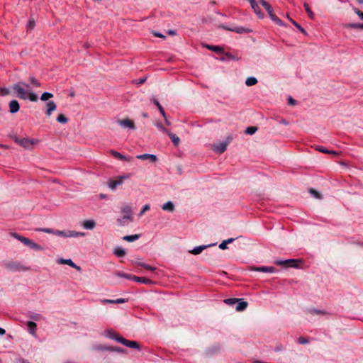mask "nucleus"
<instances>
[{"instance_id": "nucleus-1", "label": "nucleus", "mask_w": 363, "mask_h": 363, "mask_svg": "<svg viewBox=\"0 0 363 363\" xmlns=\"http://www.w3.org/2000/svg\"><path fill=\"white\" fill-rule=\"evenodd\" d=\"M12 89L15 91L16 96L19 99H29L31 101H37L38 96L32 92L30 86L24 82H18L12 85Z\"/></svg>"}, {"instance_id": "nucleus-2", "label": "nucleus", "mask_w": 363, "mask_h": 363, "mask_svg": "<svg viewBox=\"0 0 363 363\" xmlns=\"http://www.w3.org/2000/svg\"><path fill=\"white\" fill-rule=\"evenodd\" d=\"M104 335L106 337L114 340L116 342H118L128 347L138 349V350L140 349V345L138 342L126 340L123 337L121 336L118 333H117L113 330L109 329V330L104 331Z\"/></svg>"}, {"instance_id": "nucleus-3", "label": "nucleus", "mask_w": 363, "mask_h": 363, "mask_svg": "<svg viewBox=\"0 0 363 363\" xmlns=\"http://www.w3.org/2000/svg\"><path fill=\"white\" fill-rule=\"evenodd\" d=\"M123 216L117 219V223L120 226H124L128 222H133V208L129 204H124L121 208Z\"/></svg>"}, {"instance_id": "nucleus-4", "label": "nucleus", "mask_w": 363, "mask_h": 363, "mask_svg": "<svg viewBox=\"0 0 363 363\" xmlns=\"http://www.w3.org/2000/svg\"><path fill=\"white\" fill-rule=\"evenodd\" d=\"M11 236L13 238L17 239L22 243H23L25 245L28 246L31 249H33V250H35L38 251H42L44 250L43 247L41 245H40L39 244H38V243L33 242V240H31L30 239L26 238L24 236H22L16 233H12Z\"/></svg>"}, {"instance_id": "nucleus-5", "label": "nucleus", "mask_w": 363, "mask_h": 363, "mask_svg": "<svg viewBox=\"0 0 363 363\" xmlns=\"http://www.w3.org/2000/svg\"><path fill=\"white\" fill-rule=\"evenodd\" d=\"M55 235L62 237L64 238H77V237H84L86 235V233L84 232H77L75 230H57V232L55 233Z\"/></svg>"}, {"instance_id": "nucleus-6", "label": "nucleus", "mask_w": 363, "mask_h": 363, "mask_svg": "<svg viewBox=\"0 0 363 363\" xmlns=\"http://www.w3.org/2000/svg\"><path fill=\"white\" fill-rule=\"evenodd\" d=\"M14 141L26 149H31L33 145L37 142V140L28 138L19 139L18 138H15Z\"/></svg>"}, {"instance_id": "nucleus-7", "label": "nucleus", "mask_w": 363, "mask_h": 363, "mask_svg": "<svg viewBox=\"0 0 363 363\" xmlns=\"http://www.w3.org/2000/svg\"><path fill=\"white\" fill-rule=\"evenodd\" d=\"M4 267L11 271H21L24 270L25 268L18 262L9 261L4 264Z\"/></svg>"}, {"instance_id": "nucleus-8", "label": "nucleus", "mask_w": 363, "mask_h": 363, "mask_svg": "<svg viewBox=\"0 0 363 363\" xmlns=\"http://www.w3.org/2000/svg\"><path fill=\"white\" fill-rule=\"evenodd\" d=\"M229 144V141H223L221 143L213 144L212 149L214 152L222 154L226 150V148Z\"/></svg>"}, {"instance_id": "nucleus-9", "label": "nucleus", "mask_w": 363, "mask_h": 363, "mask_svg": "<svg viewBox=\"0 0 363 363\" xmlns=\"http://www.w3.org/2000/svg\"><path fill=\"white\" fill-rule=\"evenodd\" d=\"M56 262L59 264H67L71 267L76 269L78 271L81 270L80 267L75 264L71 259L59 258L56 260Z\"/></svg>"}, {"instance_id": "nucleus-10", "label": "nucleus", "mask_w": 363, "mask_h": 363, "mask_svg": "<svg viewBox=\"0 0 363 363\" xmlns=\"http://www.w3.org/2000/svg\"><path fill=\"white\" fill-rule=\"evenodd\" d=\"M249 269L250 271L260 272H265V273H274L276 271V269L273 267H250L249 268Z\"/></svg>"}, {"instance_id": "nucleus-11", "label": "nucleus", "mask_w": 363, "mask_h": 363, "mask_svg": "<svg viewBox=\"0 0 363 363\" xmlns=\"http://www.w3.org/2000/svg\"><path fill=\"white\" fill-rule=\"evenodd\" d=\"M118 123L123 128H129L131 130L135 129V125L134 122L128 118L119 120L118 121Z\"/></svg>"}, {"instance_id": "nucleus-12", "label": "nucleus", "mask_w": 363, "mask_h": 363, "mask_svg": "<svg viewBox=\"0 0 363 363\" xmlns=\"http://www.w3.org/2000/svg\"><path fill=\"white\" fill-rule=\"evenodd\" d=\"M216 245V243H211L209 245L197 246V247H194L193 250H189V253L194 255H199L200 253H201V252L203 250L207 249L208 247L215 246Z\"/></svg>"}, {"instance_id": "nucleus-13", "label": "nucleus", "mask_w": 363, "mask_h": 363, "mask_svg": "<svg viewBox=\"0 0 363 363\" xmlns=\"http://www.w3.org/2000/svg\"><path fill=\"white\" fill-rule=\"evenodd\" d=\"M136 158L141 160H149L150 162L154 163L157 162V157L155 155L152 154H143V155H138L136 156Z\"/></svg>"}, {"instance_id": "nucleus-14", "label": "nucleus", "mask_w": 363, "mask_h": 363, "mask_svg": "<svg viewBox=\"0 0 363 363\" xmlns=\"http://www.w3.org/2000/svg\"><path fill=\"white\" fill-rule=\"evenodd\" d=\"M9 112L11 113H16L19 111L20 106L17 100H11L9 104Z\"/></svg>"}, {"instance_id": "nucleus-15", "label": "nucleus", "mask_w": 363, "mask_h": 363, "mask_svg": "<svg viewBox=\"0 0 363 363\" xmlns=\"http://www.w3.org/2000/svg\"><path fill=\"white\" fill-rule=\"evenodd\" d=\"M297 262V260H296V259H286V260H275V261H274V263H275L277 265H279V266H285V267L291 266V267H296V265H294V264H292L293 263H295V262Z\"/></svg>"}, {"instance_id": "nucleus-16", "label": "nucleus", "mask_w": 363, "mask_h": 363, "mask_svg": "<svg viewBox=\"0 0 363 363\" xmlns=\"http://www.w3.org/2000/svg\"><path fill=\"white\" fill-rule=\"evenodd\" d=\"M28 333L33 336L34 337H37L36 330H37V325L33 321H28L26 323Z\"/></svg>"}, {"instance_id": "nucleus-17", "label": "nucleus", "mask_w": 363, "mask_h": 363, "mask_svg": "<svg viewBox=\"0 0 363 363\" xmlns=\"http://www.w3.org/2000/svg\"><path fill=\"white\" fill-rule=\"evenodd\" d=\"M128 177V176L124 175V176L120 177L118 180H112V181H111L108 183V187L111 189L114 190L116 188L117 186L122 184L123 179H127Z\"/></svg>"}, {"instance_id": "nucleus-18", "label": "nucleus", "mask_w": 363, "mask_h": 363, "mask_svg": "<svg viewBox=\"0 0 363 363\" xmlns=\"http://www.w3.org/2000/svg\"><path fill=\"white\" fill-rule=\"evenodd\" d=\"M259 3L266 9V11H267L270 18H272V16H274L273 9H272L271 5L269 3H267L264 0H260Z\"/></svg>"}, {"instance_id": "nucleus-19", "label": "nucleus", "mask_w": 363, "mask_h": 363, "mask_svg": "<svg viewBox=\"0 0 363 363\" xmlns=\"http://www.w3.org/2000/svg\"><path fill=\"white\" fill-rule=\"evenodd\" d=\"M82 225L86 230H93L96 227V222L94 220H85L82 223Z\"/></svg>"}, {"instance_id": "nucleus-20", "label": "nucleus", "mask_w": 363, "mask_h": 363, "mask_svg": "<svg viewBox=\"0 0 363 363\" xmlns=\"http://www.w3.org/2000/svg\"><path fill=\"white\" fill-rule=\"evenodd\" d=\"M249 1L250 3V4H251V6H252V9L256 13V14L259 18H262L263 17V14L262 13L261 10H260L257 3L255 1V0H249Z\"/></svg>"}, {"instance_id": "nucleus-21", "label": "nucleus", "mask_w": 363, "mask_h": 363, "mask_svg": "<svg viewBox=\"0 0 363 363\" xmlns=\"http://www.w3.org/2000/svg\"><path fill=\"white\" fill-rule=\"evenodd\" d=\"M46 106H47L46 114L48 116H50L52 114V111H54L57 108L55 103L52 101H49L47 104Z\"/></svg>"}, {"instance_id": "nucleus-22", "label": "nucleus", "mask_w": 363, "mask_h": 363, "mask_svg": "<svg viewBox=\"0 0 363 363\" xmlns=\"http://www.w3.org/2000/svg\"><path fill=\"white\" fill-rule=\"evenodd\" d=\"M162 209L169 212H173L175 209L174 204L172 201H167L162 206Z\"/></svg>"}, {"instance_id": "nucleus-23", "label": "nucleus", "mask_w": 363, "mask_h": 363, "mask_svg": "<svg viewBox=\"0 0 363 363\" xmlns=\"http://www.w3.org/2000/svg\"><path fill=\"white\" fill-rule=\"evenodd\" d=\"M133 280H134L137 282H140V283H143V284H152L154 283L152 280H150L149 279H147L145 277H136V276H133Z\"/></svg>"}, {"instance_id": "nucleus-24", "label": "nucleus", "mask_w": 363, "mask_h": 363, "mask_svg": "<svg viewBox=\"0 0 363 363\" xmlns=\"http://www.w3.org/2000/svg\"><path fill=\"white\" fill-rule=\"evenodd\" d=\"M113 254L117 257H124L126 255V252H125V250L124 249H123L121 247H116L114 249Z\"/></svg>"}, {"instance_id": "nucleus-25", "label": "nucleus", "mask_w": 363, "mask_h": 363, "mask_svg": "<svg viewBox=\"0 0 363 363\" xmlns=\"http://www.w3.org/2000/svg\"><path fill=\"white\" fill-rule=\"evenodd\" d=\"M227 30L234 31L238 33H250L251 30L243 27H235L233 28H226Z\"/></svg>"}, {"instance_id": "nucleus-26", "label": "nucleus", "mask_w": 363, "mask_h": 363, "mask_svg": "<svg viewBox=\"0 0 363 363\" xmlns=\"http://www.w3.org/2000/svg\"><path fill=\"white\" fill-rule=\"evenodd\" d=\"M247 307V303L244 301H239L238 305L236 306L237 311H243Z\"/></svg>"}, {"instance_id": "nucleus-27", "label": "nucleus", "mask_w": 363, "mask_h": 363, "mask_svg": "<svg viewBox=\"0 0 363 363\" xmlns=\"http://www.w3.org/2000/svg\"><path fill=\"white\" fill-rule=\"evenodd\" d=\"M104 350H107L108 351L111 352H116L118 353H125L126 351L125 349L119 347H104Z\"/></svg>"}, {"instance_id": "nucleus-28", "label": "nucleus", "mask_w": 363, "mask_h": 363, "mask_svg": "<svg viewBox=\"0 0 363 363\" xmlns=\"http://www.w3.org/2000/svg\"><path fill=\"white\" fill-rule=\"evenodd\" d=\"M140 238V235L135 234L131 235H125L123 238V239L128 242H133L137 240Z\"/></svg>"}, {"instance_id": "nucleus-29", "label": "nucleus", "mask_w": 363, "mask_h": 363, "mask_svg": "<svg viewBox=\"0 0 363 363\" xmlns=\"http://www.w3.org/2000/svg\"><path fill=\"white\" fill-rule=\"evenodd\" d=\"M257 83V79L254 77H250L246 79L245 80V84L247 86H251L253 85H255Z\"/></svg>"}, {"instance_id": "nucleus-30", "label": "nucleus", "mask_w": 363, "mask_h": 363, "mask_svg": "<svg viewBox=\"0 0 363 363\" xmlns=\"http://www.w3.org/2000/svg\"><path fill=\"white\" fill-rule=\"evenodd\" d=\"M303 6L305 8V10L308 16V17L311 18V19H313L314 17H315V14L314 13L311 11L309 5L307 4V3H304L303 4Z\"/></svg>"}, {"instance_id": "nucleus-31", "label": "nucleus", "mask_w": 363, "mask_h": 363, "mask_svg": "<svg viewBox=\"0 0 363 363\" xmlns=\"http://www.w3.org/2000/svg\"><path fill=\"white\" fill-rule=\"evenodd\" d=\"M111 154L114 156L116 158H118L119 160H128V161H130L129 159H128L125 156L121 155L120 152H116L115 150H111Z\"/></svg>"}, {"instance_id": "nucleus-32", "label": "nucleus", "mask_w": 363, "mask_h": 363, "mask_svg": "<svg viewBox=\"0 0 363 363\" xmlns=\"http://www.w3.org/2000/svg\"><path fill=\"white\" fill-rule=\"evenodd\" d=\"M169 138H171L172 141L175 145H178L179 143V138L177 137L175 134H173L170 133L169 131L167 133Z\"/></svg>"}, {"instance_id": "nucleus-33", "label": "nucleus", "mask_w": 363, "mask_h": 363, "mask_svg": "<svg viewBox=\"0 0 363 363\" xmlns=\"http://www.w3.org/2000/svg\"><path fill=\"white\" fill-rule=\"evenodd\" d=\"M116 276H117L118 277H123V278H125V279H132V280H133V275H132V274H125V273H123V272H116Z\"/></svg>"}, {"instance_id": "nucleus-34", "label": "nucleus", "mask_w": 363, "mask_h": 363, "mask_svg": "<svg viewBox=\"0 0 363 363\" xmlns=\"http://www.w3.org/2000/svg\"><path fill=\"white\" fill-rule=\"evenodd\" d=\"M205 46L208 49H209L212 51L216 52H223V48L220 47V46H213V45H206Z\"/></svg>"}, {"instance_id": "nucleus-35", "label": "nucleus", "mask_w": 363, "mask_h": 363, "mask_svg": "<svg viewBox=\"0 0 363 363\" xmlns=\"http://www.w3.org/2000/svg\"><path fill=\"white\" fill-rule=\"evenodd\" d=\"M289 21L291 22V23L294 26H295L302 33L307 35L306 30L302 26H301L298 23H297L295 21H294L291 18H289Z\"/></svg>"}, {"instance_id": "nucleus-36", "label": "nucleus", "mask_w": 363, "mask_h": 363, "mask_svg": "<svg viewBox=\"0 0 363 363\" xmlns=\"http://www.w3.org/2000/svg\"><path fill=\"white\" fill-rule=\"evenodd\" d=\"M347 28L363 29V23H349L345 26Z\"/></svg>"}, {"instance_id": "nucleus-37", "label": "nucleus", "mask_w": 363, "mask_h": 363, "mask_svg": "<svg viewBox=\"0 0 363 363\" xmlns=\"http://www.w3.org/2000/svg\"><path fill=\"white\" fill-rule=\"evenodd\" d=\"M257 130V127L250 126V127L247 128L245 132L246 134L253 135L254 133H256Z\"/></svg>"}, {"instance_id": "nucleus-38", "label": "nucleus", "mask_w": 363, "mask_h": 363, "mask_svg": "<svg viewBox=\"0 0 363 363\" xmlns=\"http://www.w3.org/2000/svg\"><path fill=\"white\" fill-rule=\"evenodd\" d=\"M10 89L6 87H0V96H5L9 95Z\"/></svg>"}, {"instance_id": "nucleus-39", "label": "nucleus", "mask_w": 363, "mask_h": 363, "mask_svg": "<svg viewBox=\"0 0 363 363\" xmlns=\"http://www.w3.org/2000/svg\"><path fill=\"white\" fill-rule=\"evenodd\" d=\"M29 80L30 82V84L35 86V87H38L40 86V83L34 77H32L30 76L29 77Z\"/></svg>"}, {"instance_id": "nucleus-40", "label": "nucleus", "mask_w": 363, "mask_h": 363, "mask_svg": "<svg viewBox=\"0 0 363 363\" xmlns=\"http://www.w3.org/2000/svg\"><path fill=\"white\" fill-rule=\"evenodd\" d=\"M53 96L52 94L50 92H44L40 97L42 101H48L49 99Z\"/></svg>"}, {"instance_id": "nucleus-41", "label": "nucleus", "mask_w": 363, "mask_h": 363, "mask_svg": "<svg viewBox=\"0 0 363 363\" xmlns=\"http://www.w3.org/2000/svg\"><path fill=\"white\" fill-rule=\"evenodd\" d=\"M150 207L149 204H145V206H143V207L142 208L141 211H140V213L138 214V216L139 217L143 216L146 211L150 210Z\"/></svg>"}, {"instance_id": "nucleus-42", "label": "nucleus", "mask_w": 363, "mask_h": 363, "mask_svg": "<svg viewBox=\"0 0 363 363\" xmlns=\"http://www.w3.org/2000/svg\"><path fill=\"white\" fill-rule=\"evenodd\" d=\"M38 230L42 231V232L46 233L53 234L55 235V233L57 232V230H53L51 228H40V229H38Z\"/></svg>"}, {"instance_id": "nucleus-43", "label": "nucleus", "mask_w": 363, "mask_h": 363, "mask_svg": "<svg viewBox=\"0 0 363 363\" xmlns=\"http://www.w3.org/2000/svg\"><path fill=\"white\" fill-rule=\"evenodd\" d=\"M271 19L279 26H285V24L275 15L274 16H272Z\"/></svg>"}, {"instance_id": "nucleus-44", "label": "nucleus", "mask_w": 363, "mask_h": 363, "mask_svg": "<svg viewBox=\"0 0 363 363\" xmlns=\"http://www.w3.org/2000/svg\"><path fill=\"white\" fill-rule=\"evenodd\" d=\"M57 121L59 123H65L67 122V118L63 114H60L57 118Z\"/></svg>"}, {"instance_id": "nucleus-45", "label": "nucleus", "mask_w": 363, "mask_h": 363, "mask_svg": "<svg viewBox=\"0 0 363 363\" xmlns=\"http://www.w3.org/2000/svg\"><path fill=\"white\" fill-rule=\"evenodd\" d=\"M35 24V23L34 19L30 18L29 20V21L28 22V23H27V26H26L27 29L28 30H32L34 28Z\"/></svg>"}, {"instance_id": "nucleus-46", "label": "nucleus", "mask_w": 363, "mask_h": 363, "mask_svg": "<svg viewBox=\"0 0 363 363\" xmlns=\"http://www.w3.org/2000/svg\"><path fill=\"white\" fill-rule=\"evenodd\" d=\"M239 301H240V299H238V298H228V299H225L224 301L225 303H227L228 305H233L235 303L238 302Z\"/></svg>"}, {"instance_id": "nucleus-47", "label": "nucleus", "mask_w": 363, "mask_h": 363, "mask_svg": "<svg viewBox=\"0 0 363 363\" xmlns=\"http://www.w3.org/2000/svg\"><path fill=\"white\" fill-rule=\"evenodd\" d=\"M156 127L163 133H165L166 134L169 132L161 123H155Z\"/></svg>"}, {"instance_id": "nucleus-48", "label": "nucleus", "mask_w": 363, "mask_h": 363, "mask_svg": "<svg viewBox=\"0 0 363 363\" xmlns=\"http://www.w3.org/2000/svg\"><path fill=\"white\" fill-rule=\"evenodd\" d=\"M310 193L311 195H313L316 199H321V196L319 192L314 189H310Z\"/></svg>"}, {"instance_id": "nucleus-49", "label": "nucleus", "mask_w": 363, "mask_h": 363, "mask_svg": "<svg viewBox=\"0 0 363 363\" xmlns=\"http://www.w3.org/2000/svg\"><path fill=\"white\" fill-rule=\"evenodd\" d=\"M138 264H139L140 266H141V267H144V268H145V269H148V270H150V271H154V270H155V267H152V266H150V265L146 264H145V263H139Z\"/></svg>"}, {"instance_id": "nucleus-50", "label": "nucleus", "mask_w": 363, "mask_h": 363, "mask_svg": "<svg viewBox=\"0 0 363 363\" xmlns=\"http://www.w3.org/2000/svg\"><path fill=\"white\" fill-rule=\"evenodd\" d=\"M317 150H318L319 152H323V153H329L330 151L328 150L327 149L324 148L323 147H318L316 148Z\"/></svg>"}, {"instance_id": "nucleus-51", "label": "nucleus", "mask_w": 363, "mask_h": 363, "mask_svg": "<svg viewBox=\"0 0 363 363\" xmlns=\"http://www.w3.org/2000/svg\"><path fill=\"white\" fill-rule=\"evenodd\" d=\"M104 347H108V346H105V345H96L94 347V350H105L104 348Z\"/></svg>"}, {"instance_id": "nucleus-52", "label": "nucleus", "mask_w": 363, "mask_h": 363, "mask_svg": "<svg viewBox=\"0 0 363 363\" xmlns=\"http://www.w3.org/2000/svg\"><path fill=\"white\" fill-rule=\"evenodd\" d=\"M354 11L359 16V17L363 20V12L358 10L357 9H354Z\"/></svg>"}, {"instance_id": "nucleus-53", "label": "nucleus", "mask_w": 363, "mask_h": 363, "mask_svg": "<svg viewBox=\"0 0 363 363\" xmlns=\"http://www.w3.org/2000/svg\"><path fill=\"white\" fill-rule=\"evenodd\" d=\"M127 301V299L125 298H118L114 300V303H123Z\"/></svg>"}, {"instance_id": "nucleus-54", "label": "nucleus", "mask_w": 363, "mask_h": 363, "mask_svg": "<svg viewBox=\"0 0 363 363\" xmlns=\"http://www.w3.org/2000/svg\"><path fill=\"white\" fill-rule=\"evenodd\" d=\"M298 342L300 344H306L308 342V341L304 337H299Z\"/></svg>"}, {"instance_id": "nucleus-55", "label": "nucleus", "mask_w": 363, "mask_h": 363, "mask_svg": "<svg viewBox=\"0 0 363 363\" xmlns=\"http://www.w3.org/2000/svg\"><path fill=\"white\" fill-rule=\"evenodd\" d=\"M288 103H289V105L294 106V105H295L296 104V101L293 98L289 97Z\"/></svg>"}, {"instance_id": "nucleus-56", "label": "nucleus", "mask_w": 363, "mask_h": 363, "mask_svg": "<svg viewBox=\"0 0 363 363\" xmlns=\"http://www.w3.org/2000/svg\"><path fill=\"white\" fill-rule=\"evenodd\" d=\"M219 248L221 250H225L227 249V244L225 242V240H223L220 245Z\"/></svg>"}, {"instance_id": "nucleus-57", "label": "nucleus", "mask_w": 363, "mask_h": 363, "mask_svg": "<svg viewBox=\"0 0 363 363\" xmlns=\"http://www.w3.org/2000/svg\"><path fill=\"white\" fill-rule=\"evenodd\" d=\"M102 303H114V300L111 299H102L101 301Z\"/></svg>"}, {"instance_id": "nucleus-58", "label": "nucleus", "mask_w": 363, "mask_h": 363, "mask_svg": "<svg viewBox=\"0 0 363 363\" xmlns=\"http://www.w3.org/2000/svg\"><path fill=\"white\" fill-rule=\"evenodd\" d=\"M152 33H153V35L155 37L162 38H165V36L164 35H162V33H160L154 31V32H152Z\"/></svg>"}, {"instance_id": "nucleus-59", "label": "nucleus", "mask_w": 363, "mask_h": 363, "mask_svg": "<svg viewBox=\"0 0 363 363\" xmlns=\"http://www.w3.org/2000/svg\"><path fill=\"white\" fill-rule=\"evenodd\" d=\"M158 109L160 112V113L162 114V116L164 117V118H166V113L163 109V108L162 107V106H160V107H158Z\"/></svg>"}, {"instance_id": "nucleus-60", "label": "nucleus", "mask_w": 363, "mask_h": 363, "mask_svg": "<svg viewBox=\"0 0 363 363\" xmlns=\"http://www.w3.org/2000/svg\"><path fill=\"white\" fill-rule=\"evenodd\" d=\"M234 240H235L234 238H229L228 240H225V242H226V244L228 245V244L233 242Z\"/></svg>"}, {"instance_id": "nucleus-61", "label": "nucleus", "mask_w": 363, "mask_h": 363, "mask_svg": "<svg viewBox=\"0 0 363 363\" xmlns=\"http://www.w3.org/2000/svg\"><path fill=\"white\" fill-rule=\"evenodd\" d=\"M152 101H153V103L157 106V108H158V107H160V106H161V105H160V104L158 102V101H157V99H154L152 100Z\"/></svg>"}, {"instance_id": "nucleus-62", "label": "nucleus", "mask_w": 363, "mask_h": 363, "mask_svg": "<svg viewBox=\"0 0 363 363\" xmlns=\"http://www.w3.org/2000/svg\"><path fill=\"white\" fill-rule=\"evenodd\" d=\"M168 34L169 35H174L176 34V32L173 30H168Z\"/></svg>"}, {"instance_id": "nucleus-63", "label": "nucleus", "mask_w": 363, "mask_h": 363, "mask_svg": "<svg viewBox=\"0 0 363 363\" xmlns=\"http://www.w3.org/2000/svg\"><path fill=\"white\" fill-rule=\"evenodd\" d=\"M6 333V330L4 328H0V335H4Z\"/></svg>"}, {"instance_id": "nucleus-64", "label": "nucleus", "mask_w": 363, "mask_h": 363, "mask_svg": "<svg viewBox=\"0 0 363 363\" xmlns=\"http://www.w3.org/2000/svg\"><path fill=\"white\" fill-rule=\"evenodd\" d=\"M280 123L281 124H284V125H289V122L286 121V120L284 119H282L281 121H280Z\"/></svg>"}]
</instances>
